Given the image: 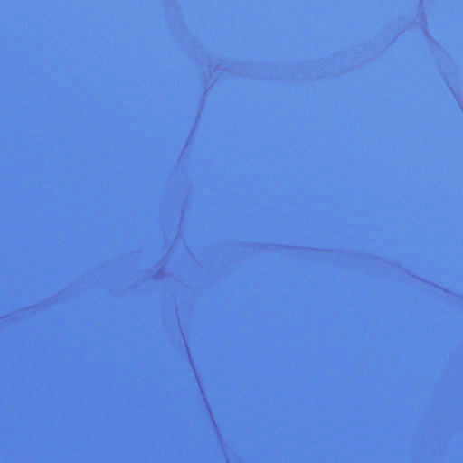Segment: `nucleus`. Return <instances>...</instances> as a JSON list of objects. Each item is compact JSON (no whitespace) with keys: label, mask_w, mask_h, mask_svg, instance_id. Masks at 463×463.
<instances>
[{"label":"nucleus","mask_w":463,"mask_h":463,"mask_svg":"<svg viewBox=\"0 0 463 463\" xmlns=\"http://www.w3.org/2000/svg\"><path fill=\"white\" fill-rule=\"evenodd\" d=\"M177 376H181V375H180V374H178V373L175 372V377H177Z\"/></svg>","instance_id":"nucleus-1"}]
</instances>
